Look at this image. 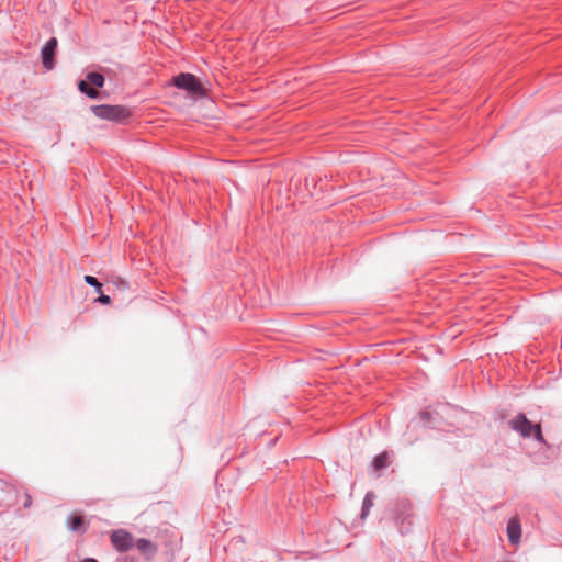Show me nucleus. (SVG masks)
I'll list each match as a JSON object with an SVG mask.
<instances>
[{"mask_svg": "<svg viewBox=\"0 0 562 562\" xmlns=\"http://www.w3.org/2000/svg\"><path fill=\"white\" fill-rule=\"evenodd\" d=\"M90 110L98 119L119 124L126 123L132 116L131 110L125 105L120 104L91 105Z\"/></svg>", "mask_w": 562, "mask_h": 562, "instance_id": "1", "label": "nucleus"}, {"mask_svg": "<svg viewBox=\"0 0 562 562\" xmlns=\"http://www.w3.org/2000/svg\"><path fill=\"white\" fill-rule=\"evenodd\" d=\"M172 85L194 95L204 97L206 93L198 77L190 72H180L175 76L172 78Z\"/></svg>", "mask_w": 562, "mask_h": 562, "instance_id": "2", "label": "nucleus"}, {"mask_svg": "<svg viewBox=\"0 0 562 562\" xmlns=\"http://www.w3.org/2000/svg\"><path fill=\"white\" fill-rule=\"evenodd\" d=\"M134 540L133 535L123 528L110 532L111 544L120 553L131 550L134 547Z\"/></svg>", "mask_w": 562, "mask_h": 562, "instance_id": "3", "label": "nucleus"}, {"mask_svg": "<svg viewBox=\"0 0 562 562\" xmlns=\"http://www.w3.org/2000/svg\"><path fill=\"white\" fill-rule=\"evenodd\" d=\"M509 426L513 430L519 432L521 437L529 438L532 435L533 424L527 418L524 413H519L512 420Z\"/></svg>", "mask_w": 562, "mask_h": 562, "instance_id": "4", "label": "nucleus"}, {"mask_svg": "<svg viewBox=\"0 0 562 562\" xmlns=\"http://www.w3.org/2000/svg\"><path fill=\"white\" fill-rule=\"evenodd\" d=\"M57 38H49L42 48L41 57L45 69L52 70L55 67V54L57 49Z\"/></svg>", "mask_w": 562, "mask_h": 562, "instance_id": "5", "label": "nucleus"}, {"mask_svg": "<svg viewBox=\"0 0 562 562\" xmlns=\"http://www.w3.org/2000/svg\"><path fill=\"white\" fill-rule=\"evenodd\" d=\"M134 546L148 560L153 559L158 552V547L154 542L145 538L134 540Z\"/></svg>", "mask_w": 562, "mask_h": 562, "instance_id": "6", "label": "nucleus"}, {"mask_svg": "<svg viewBox=\"0 0 562 562\" xmlns=\"http://www.w3.org/2000/svg\"><path fill=\"white\" fill-rule=\"evenodd\" d=\"M507 537L510 543L518 544L521 538V526L517 518H510L507 522Z\"/></svg>", "mask_w": 562, "mask_h": 562, "instance_id": "7", "label": "nucleus"}, {"mask_svg": "<svg viewBox=\"0 0 562 562\" xmlns=\"http://www.w3.org/2000/svg\"><path fill=\"white\" fill-rule=\"evenodd\" d=\"M87 80H80L78 82V89L81 93L86 94L90 99H99L100 92L95 87H91Z\"/></svg>", "mask_w": 562, "mask_h": 562, "instance_id": "8", "label": "nucleus"}, {"mask_svg": "<svg viewBox=\"0 0 562 562\" xmlns=\"http://www.w3.org/2000/svg\"><path fill=\"white\" fill-rule=\"evenodd\" d=\"M374 498H375V495L372 491L367 492V494L364 495V498L362 501V506H361V514H360V518L362 520L368 517V515L373 506Z\"/></svg>", "mask_w": 562, "mask_h": 562, "instance_id": "9", "label": "nucleus"}, {"mask_svg": "<svg viewBox=\"0 0 562 562\" xmlns=\"http://www.w3.org/2000/svg\"><path fill=\"white\" fill-rule=\"evenodd\" d=\"M86 80L93 85L95 88H102L105 82V78L102 74L97 71H90L86 75Z\"/></svg>", "mask_w": 562, "mask_h": 562, "instance_id": "10", "label": "nucleus"}, {"mask_svg": "<svg viewBox=\"0 0 562 562\" xmlns=\"http://www.w3.org/2000/svg\"><path fill=\"white\" fill-rule=\"evenodd\" d=\"M387 460H389L387 452H382V453L378 454L373 459V462H372L374 470L380 471V470H384L385 468H387V465H389Z\"/></svg>", "mask_w": 562, "mask_h": 562, "instance_id": "11", "label": "nucleus"}, {"mask_svg": "<svg viewBox=\"0 0 562 562\" xmlns=\"http://www.w3.org/2000/svg\"><path fill=\"white\" fill-rule=\"evenodd\" d=\"M68 527L72 531H85L83 518L81 516H76V515L69 516Z\"/></svg>", "mask_w": 562, "mask_h": 562, "instance_id": "12", "label": "nucleus"}, {"mask_svg": "<svg viewBox=\"0 0 562 562\" xmlns=\"http://www.w3.org/2000/svg\"><path fill=\"white\" fill-rule=\"evenodd\" d=\"M85 282L95 289L98 293H101L102 291V283L93 276H85L83 278Z\"/></svg>", "mask_w": 562, "mask_h": 562, "instance_id": "13", "label": "nucleus"}, {"mask_svg": "<svg viewBox=\"0 0 562 562\" xmlns=\"http://www.w3.org/2000/svg\"><path fill=\"white\" fill-rule=\"evenodd\" d=\"M408 517H409V513L404 514V512H403V513H398V514L396 515V517H395L396 524H401V526H400V532H401L402 535H404V533H406V532L408 531L407 529H404V527H403V525H404L405 520H406Z\"/></svg>", "mask_w": 562, "mask_h": 562, "instance_id": "14", "label": "nucleus"}, {"mask_svg": "<svg viewBox=\"0 0 562 562\" xmlns=\"http://www.w3.org/2000/svg\"><path fill=\"white\" fill-rule=\"evenodd\" d=\"M535 428L532 429V435L533 438L540 442V443H546V440H544V437L542 435V429H541V425L540 424H537L533 426Z\"/></svg>", "mask_w": 562, "mask_h": 562, "instance_id": "15", "label": "nucleus"}, {"mask_svg": "<svg viewBox=\"0 0 562 562\" xmlns=\"http://www.w3.org/2000/svg\"><path fill=\"white\" fill-rule=\"evenodd\" d=\"M419 416H420V419L423 420V423L425 425L430 423V418H431V413L430 412L423 411V412H420Z\"/></svg>", "mask_w": 562, "mask_h": 562, "instance_id": "16", "label": "nucleus"}, {"mask_svg": "<svg viewBox=\"0 0 562 562\" xmlns=\"http://www.w3.org/2000/svg\"><path fill=\"white\" fill-rule=\"evenodd\" d=\"M97 301L100 302L101 304L106 305L111 303V297L109 295L100 293V296L98 297Z\"/></svg>", "mask_w": 562, "mask_h": 562, "instance_id": "17", "label": "nucleus"}, {"mask_svg": "<svg viewBox=\"0 0 562 562\" xmlns=\"http://www.w3.org/2000/svg\"><path fill=\"white\" fill-rule=\"evenodd\" d=\"M32 504V498L29 494L25 495V501H24V507H30Z\"/></svg>", "mask_w": 562, "mask_h": 562, "instance_id": "18", "label": "nucleus"}, {"mask_svg": "<svg viewBox=\"0 0 562 562\" xmlns=\"http://www.w3.org/2000/svg\"><path fill=\"white\" fill-rule=\"evenodd\" d=\"M404 440H405L406 445H413L416 439L407 437V435L405 434L404 435Z\"/></svg>", "mask_w": 562, "mask_h": 562, "instance_id": "19", "label": "nucleus"}, {"mask_svg": "<svg viewBox=\"0 0 562 562\" xmlns=\"http://www.w3.org/2000/svg\"><path fill=\"white\" fill-rule=\"evenodd\" d=\"M402 506L404 510H408L411 505L408 502H402Z\"/></svg>", "mask_w": 562, "mask_h": 562, "instance_id": "20", "label": "nucleus"}, {"mask_svg": "<svg viewBox=\"0 0 562 562\" xmlns=\"http://www.w3.org/2000/svg\"><path fill=\"white\" fill-rule=\"evenodd\" d=\"M116 279H117V282H116L117 284H122L124 286L127 285L126 282L122 278L117 277Z\"/></svg>", "mask_w": 562, "mask_h": 562, "instance_id": "21", "label": "nucleus"}, {"mask_svg": "<svg viewBox=\"0 0 562 562\" xmlns=\"http://www.w3.org/2000/svg\"><path fill=\"white\" fill-rule=\"evenodd\" d=\"M81 562H98L94 558H86Z\"/></svg>", "mask_w": 562, "mask_h": 562, "instance_id": "22", "label": "nucleus"}]
</instances>
